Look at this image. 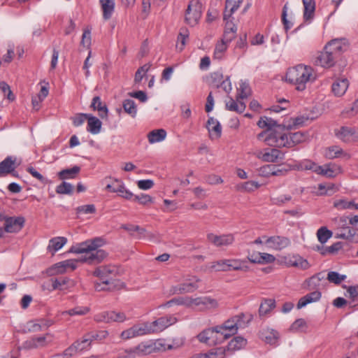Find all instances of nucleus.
Returning a JSON list of instances; mask_svg holds the SVG:
<instances>
[{"label":"nucleus","instance_id":"1","mask_svg":"<svg viewBox=\"0 0 358 358\" xmlns=\"http://www.w3.org/2000/svg\"><path fill=\"white\" fill-rule=\"evenodd\" d=\"M101 243L102 240L96 238L73 245L70 249L71 252L84 255L79 259H67L55 264L51 268L52 273H63L67 268L73 271L76 268L78 262L89 264L101 262L106 257L104 250H98V248L101 245Z\"/></svg>","mask_w":358,"mask_h":358},{"label":"nucleus","instance_id":"2","mask_svg":"<svg viewBox=\"0 0 358 358\" xmlns=\"http://www.w3.org/2000/svg\"><path fill=\"white\" fill-rule=\"evenodd\" d=\"M307 132H287L285 127H279L266 136V144L277 148H292L308 140Z\"/></svg>","mask_w":358,"mask_h":358},{"label":"nucleus","instance_id":"3","mask_svg":"<svg viewBox=\"0 0 358 358\" xmlns=\"http://www.w3.org/2000/svg\"><path fill=\"white\" fill-rule=\"evenodd\" d=\"M316 80V73L310 66L299 64L289 68L286 73V80L296 85L299 91H303L306 84Z\"/></svg>","mask_w":358,"mask_h":358},{"label":"nucleus","instance_id":"4","mask_svg":"<svg viewBox=\"0 0 358 358\" xmlns=\"http://www.w3.org/2000/svg\"><path fill=\"white\" fill-rule=\"evenodd\" d=\"M336 58V39L329 41L322 52H320L313 59V64L324 68L334 65Z\"/></svg>","mask_w":358,"mask_h":358},{"label":"nucleus","instance_id":"5","mask_svg":"<svg viewBox=\"0 0 358 358\" xmlns=\"http://www.w3.org/2000/svg\"><path fill=\"white\" fill-rule=\"evenodd\" d=\"M291 169L299 171L310 170L318 175L326 176L327 178L333 177L334 175V169L332 164H327L320 166L310 159L301 161L292 168L290 167L289 169Z\"/></svg>","mask_w":358,"mask_h":358},{"label":"nucleus","instance_id":"6","mask_svg":"<svg viewBox=\"0 0 358 358\" xmlns=\"http://www.w3.org/2000/svg\"><path fill=\"white\" fill-rule=\"evenodd\" d=\"M355 234V229L350 226L337 228V238L343 239V241H337V254L350 255V243Z\"/></svg>","mask_w":358,"mask_h":358},{"label":"nucleus","instance_id":"7","mask_svg":"<svg viewBox=\"0 0 358 358\" xmlns=\"http://www.w3.org/2000/svg\"><path fill=\"white\" fill-rule=\"evenodd\" d=\"M327 280L336 284V271H329L327 275H326L325 271L320 272L307 279L303 283V287L312 291L320 287H326L327 285Z\"/></svg>","mask_w":358,"mask_h":358},{"label":"nucleus","instance_id":"8","mask_svg":"<svg viewBox=\"0 0 358 358\" xmlns=\"http://www.w3.org/2000/svg\"><path fill=\"white\" fill-rule=\"evenodd\" d=\"M202 6L198 0H191L185 12V22L191 27L197 24L201 17Z\"/></svg>","mask_w":358,"mask_h":358},{"label":"nucleus","instance_id":"9","mask_svg":"<svg viewBox=\"0 0 358 358\" xmlns=\"http://www.w3.org/2000/svg\"><path fill=\"white\" fill-rule=\"evenodd\" d=\"M177 322L176 317L173 315H166L161 317L152 322H145L147 334L161 332L168 327L175 324Z\"/></svg>","mask_w":358,"mask_h":358},{"label":"nucleus","instance_id":"10","mask_svg":"<svg viewBox=\"0 0 358 358\" xmlns=\"http://www.w3.org/2000/svg\"><path fill=\"white\" fill-rule=\"evenodd\" d=\"M219 307L217 299L208 296L192 298V308H196L200 311L215 310Z\"/></svg>","mask_w":358,"mask_h":358},{"label":"nucleus","instance_id":"11","mask_svg":"<svg viewBox=\"0 0 358 358\" xmlns=\"http://www.w3.org/2000/svg\"><path fill=\"white\" fill-rule=\"evenodd\" d=\"M257 125L262 129H266V131H264L257 135V139L264 141L265 143V139L268 134L276 130L279 127H282L281 124H278L275 120L266 116L262 117L259 119L257 122Z\"/></svg>","mask_w":358,"mask_h":358},{"label":"nucleus","instance_id":"12","mask_svg":"<svg viewBox=\"0 0 358 358\" xmlns=\"http://www.w3.org/2000/svg\"><path fill=\"white\" fill-rule=\"evenodd\" d=\"M94 319L98 322H124L127 317L124 313L115 311H103L94 315Z\"/></svg>","mask_w":358,"mask_h":358},{"label":"nucleus","instance_id":"13","mask_svg":"<svg viewBox=\"0 0 358 358\" xmlns=\"http://www.w3.org/2000/svg\"><path fill=\"white\" fill-rule=\"evenodd\" d=\"M52 341V335L50 334H46L42 336H34L25 341L23 343V348L28 350L43 348L51 343Z\"/></svg>","mask_w":358,"mask_h":358},{"label":"nucleus","instance_id":"14","mask_svg":"<svg viewBox=\"0 0 358 358\" xmlns=\"http://www.w3.org/2000/svg\"><path fill=\"white\" fill-rule=\"evenodd\" d=\"M207 240L216 247L228 246L234 241V236L231 234L216 235L210 233L207 235Z\"/></svg>","mask_w":358,"mask_h":358},{"label":"nucleus","instance_id":"15","mask_svg":"<svg viewBox=\"0 0 358 358\" xmlns=\"http://www.w3.org/2000/svg\"><path fill=\"white\" fill-rule=\"evenodd\" d=\"M18 164H16V158L12 156L7 157L4 160L0 162V178L11 173L13 176H17V173L15 171Z\"/></svg>","mask_w":358,"mask_h":358},{"label":"nucleus","instance_id":"16","mask_svg":"<svg viewBox=\"0 0 358 358\" xmlns=\"http://www.w3.org/2000/svg\"><path fill=\"white\" fill-rule=\"evenodd\" d=\"M23 217H10L5 220L4 231L8 233H16L22 229L24 224Z\"/></svg>","mask_w":358,"mask_h":358},{"label":"nucleus","instance_id":"17","mask_svg":"<svg viewBox=\"0 0 358 358\" xmlns=\"http://www.w3.org/2000/svg\"><path fill=\"white\" fill-rule=\"evenodd\" d=\"M146 330L145 327H144V323L136 324L123 331L120 334V337L124 340H127L147 335Z\"/></svg>","mask_w":358,"mask_h":358},{"label":"nucleus","instance_id":"18","mask_svg":"<svg viewBox=\"0 0 358 358\" xmlns=\"http://www.w3.org/2000/svg\"><path fill=\"white\" fill-rule=\"evenodd\" d=\"M195 282H185L178 285L173 286L171 289V292L173 294H181L185 293H192L197 289L198 285Z\"/></svg>","mask_w":358,"mask_h":358},{"label":"nucleus","instance_id":"19","mask_svg":"<svg viewBox=\"0 0 358 358\" xmlns=\"http://www.w3.org/2000/svg\"><path fill=\"white\" fill-rule=\"evenodd\" d=\"M356 129L353 127L343 126L337 132V138L343 142H351L355 141L357 136L356 135Z\"/></svg>","mask_w":358,"mask_h":358},{"label":"nucleus","instance_id":"20","mask_svg":"<svg viewBox=\"0 0 358 358\" xmlns=\"http://www.w3.org/2000/svg\"><path fill=\"white\" fill-rule=\"evenodd\" d=\"M266 243L269 245L270 248L276 250H280L290 244L287 238L278 236L268 238Z\"/></svg>","mask_w":358,"mask_h":358},{"label":"nucleus","instance_id":"21","mask_svg":"<svg viewBox=\"0 0 358 358\" xmlns=\"http://www.w3.org/2000/svg\"><path fill=\"white\" fill-rule=\"evenodd\" d=\"M280 155L279 150L271 148L258 152L257 157L264 162H274L279 158Z\"/></svg>","mask_w":358,"mask_h":358},{"label":"nucleus","instance_id":"22","mask_svg":"<svg viewBox=\"0 0 358 358\" xmlns=\"http://www.w3.org/2000/svg\"><path fill=\"white\" fill-rule=\"evenodd\" d=\"M238 320V317H232L223 323V328L226 332V334H224L225 339L229 338L231 336L235 334L238 329V326H241L240 323L237 324Z\"/></svg>","mask_w":358,"mask_h":358},{"label":"nucleus","instance_id":"23","mask_svg":"<svg viewBox=\"0 0 358 358\" xmlns=\"http://www.w3.org/2000/svg\"><path fill=\"white\" fill-rule=\"evenodd\" d=\"M321 298V292L318 290L311 292L310 293L301 297L296 305L298 309H301L308 303L315 302Z\"/></svg>","mask_w":358,"mask_h":358},{"label":"nucleus","instance_id":"24","mask_svg":"<svg viewBox=\"0 0 358 358\" xmlns=\"http://www.w3.org/2000/svg\"><path fill=\"white\" fill-rule=\"evenodd\" d=\"M242 2L243 0H226L223 16L224 20L231 18L233 13L238 9Z\"/></svg>","mask_w":358,"mask_h":358},{"label":"nucleus","instance_id":"25","mask_svg":"<svg viewBox=\"0 0 358 358\" xmlns=\"http://www.w3.org/2000/svg\"><path fill=\"white\" fill-rule=\"evenodd\" d=\"M117 271L114 266H104L97 267L93 272L94 276L99 277L100 280H108L110 275L114 274Z\"/></svg>","mask_w":358,"mask_h":358},{"label":"nucleus","instance_id":"26","mask_svg":"<svg viewBox=\"0 0 358 358\" xmlns=\"http://www.w3.org/2000/svg\"><path fill=\"white\" fill-rule=\"evenodd\" d=\"M206 127L211 138H219L221 136L222 127L217 120L213 117H209Z\"/></svg>","mask_w":358,"mask_h":358},{"label":"nucleus","instance_id":"27","mask_svg":"<svg viewBox=\"0 0 358 358\" xmlns=\"http://www.w3.org/2000/svg\"><path fill=\"white\" fill-rule=\"evenodd\" d=\"M104 20H109L115 9V0H99Z\"/></svg>","mask_w":358,"mask_h":358},{"label":"nucleus","instance_id":"28","mask_svg":"<svg viewBox=\"0 0 358 358\" xmlns=\"http://www.w3.org/2000/svg\"><path fill=\"white\" fill-rule=\"evenodd\" d=\"M240 98L236 96V100L235 101L231 97H229V100L226 102V109L230 111H234L238 113H243L245 109V104L240 101Z\"/></svg>","mask_w":358,"mask_h":358},{"label":"nucleus","instance_id":"29","mask_svg":"<svg viewBox=\"0 0 358 358\" xmlns=\"http://www.w3.org/2000/svg\"><path fill=\"white\" fill-rule=\"evenodd\" d=\"M90 107L94 110H98L99 115L101 118L106 117L108 115V108L106 104H103L101 98L98 96L92 99Z\"/></svg>","mask_w":358,"mask_h":358},{"label":"nucleus","instance_id":"30","mask_svg":"<svg viewBox=\"0 0 358 358\" xmlns=\"http://www.w3.org/2000/svg\"><path fill=\"white\" fill-rule=\"evenodd\" d=\"M285 263L289 266L299 267L303 269L308 268V262L300 256H292L285 258Z\"/></svg>","mask_w":358,"mask_h":358},{"label":"nucleus","instance_id":"31","mask_svg":"<svg viewBox=\"0 0 358 358\" xmlns=\"http://www.w3.org/2000/svg\"><path fill=\"white\" fill-rule=\"evenodd\" d=\"M229 271H248L249 266L246 264L245 260L239 259H228Z\"/></svg>","mask_w":358,"mask_h":358},{"label":"nucleus","instance_id":"32","mask_svg":"<svg viewBox=\"0 0 358 358\" xmlns=\"http://www.w3.org/2000/svg\"><path fill=\"white\" fill-rule=\"evenodd\" d=\"M166 136V131L164 129H154L148 134V139L150 144L164 141Z\"/></svg>","mask_w":358,"mask_h":358},{"label":"nucleus","instance_id":"33","mask_svg":"<svg viewBox=\"0 0 358 358\" xmlns=\"http://www.w3.org/2000/svg\"><path fill=\"white\" fill-rule=\"evenodd\" d=\"M102 123L97 117L89 115L87 119V130L93 134H97L101 131Z\"/></svg>","mask_w":358,"mask_h":358},{"label":"nucleus","instance_id":"34","mask_svg":"<svg viewBox=\"0 0 358 358\" xmlns=\"http://www.w3.org/2000/svg\"><path fill=\"white\" fill-rule=\"evenodd\" d=\"M275 307V301L273 299H264L259 308L260 317L268 314Z\"/></svg>","mask_w":358,"mask_h":358},{"label":"nucleus","instance_id":"35","mask_svg":"<svg viewBox=\"0 0 358 358\" xmlns=\"http://www.w3.org/2000/svg\"><path fill=\"white\" fill-rule=\"evenodd\" d=\"M189 31L187 27H182L180 29L176 44V48L180 51H182L184 49L186 43L189 39Z\"/></svg>","mask_w":358,"mask_h":358},{"label":"nucleus","instance_id":"36","mask_svg":"<svg viewBox=\"0 0 358 358\" xmlns=\"http://www.w3.org/2000/svg\"><path fill=\"white\" fill-rule=\"evenodd\" d=\"M304 10L303 18L306 21L313 19L315 10V2L314 0H302Z\"/></svg>","mask_w":358,"mask_h":358},{"label":"nucleus","instance_id":"37","mask_svg":"<svg viewBox=\"0 0 358 358\" xmlns=\"http://www.w3.org/2000/svg\"><path fill=\"white\" fill-rule=\"evenodd\" d=\"M67 242V238L63 236L52 238L50 240L48 249L52 252V254L60 250Z\"/></svg>","mask_w":358,"mask_h":358},{"label":"nucleus","instance_id":"38","mask_svg":"<svg viewBox=\"0 0 358 358\" xmlns=\"http://www.w3.org/2000/svg\"><path fill=\"white\" fill-rule=\"evenodd\" d=\"M192 297L191 296H180L172 299L167 301L165 304L166 306H171L173 305L184 306L186 308H192Z\"/></svg>","mask_w":358,"mask_h":358},{"label":"nucleus","instance_id":"39","mask_svg":"<svg viewBox=\"0 0 358 358\" xmlns=\"http://www.w3.org/2000/svg\"><path fill=\"white\" fill-rule=\"evenodd\" d=\"M80 168L78 166H74L71 169H63L58 173V176L60 180L73 179L76 177L79 173Z\"/></svg>","mask_w":358,"mask_h":358},{"label":"nucleus","instance_id":"40","mask_svg":"<svg viewBox=\"0 0 358 358\" xmlns=\"http://www.w3.org/2000/svg\"><path fill=\"white\" fill-rule=\"evenodd\" d=\"M52 280V289H64L68 288L70 285H73V281L67 277H60Z\"/></svg>","mask_w":358,"mask_h":358},{"label":"nucleus","instance_id":"41","mask_svg":"<svg viewBox=\"0 0 358 358\" xmlns=\"http://www.w3.org/2000/svg\"><path fill=\"white\" fill-rule=\"evenodd\" d=\"M262 338L266 343L274 345L278 342L279 333L274 329H266L262 332Z\"/></svg>","mask_w":358,"mask_h":358},{"label":"nucleus","instance_id":"42","mask_svg":"<svg viewBox=\"0 0 358 358\" xmlns=\"http://www.w3.org/2000/svg\"><path fill=\"white\" fill-rule=\"evenodd\" d=\"M247 344V341L241 336H236L228 344V350L234 351L243 348Z\"/></svg>","mask_w":358,"mask_h":358},{"label":"nucleus","instance_id":"43","mask_svg":"<svg viewBox=\"0 0 358 358\" xmlns=\"http://www.w3.org/2000/svg\"><path fill=\"white\" fill-rule=\"evenodd\" d=\"M197 338L199 341L201 343H204L208 345H211L214 343V332L213 330L209 329H205L201 331L198 336Z\"/></svg>","mask_w":358,"mask_h":358},{"label":"nucleus","instance_id":"44","mask_svg":"<svg viewBox=\"0 0 358 358\" xmlns=\"http://www.w3.org/2000/svg\"><path fill=\"white\" fill-rule=\"evenodd\" d=\"M92 343V336L89 333L85 334L80 340L73 343L78 351H81L88 348Z\"/></svg>","mask_w":358,"mask_h":358},{"label":"nucleus","instance_id":"45","mask_svg":"<svg viewBox=\"0 0 358 358\" xmlns=\"http://www.w3.org/2000/svg\"><path fill=\"white\" fill-rule=\"evenodd\" d=\"M122 107L125 113L135 117L137 113V108L134 101L131 99H125L122 103Z\"/></svg>","mask_w":358,"mask_h":358},{"label":"nucleus","instance_id":"46","mask_svg":"<svg viewBox=\"0 0 358 358\" xmlns=\"http://www.w3.org/2000/svg\"><path fill=\"white\" fill-rule=\"evenodd\" d=\"M333 232L326 227H320L317 231V237L321 244H324L332 236Z\"/></svg>","mask_w":358,"mask_h":358},{"label":"nucleus","instance_id":"47","mask_svg":"<svg viewBox=\"0 0 358 358\" xmlns=\"http://www.w3.org/2000/svg\"><path fill=\"white\" fill-rule=\"evenodd\" d=\"M101 282L94 283V289L97 292L110 291L113 287V283L109 280H101Z\"/></svg>","mask_w":358,"mask_h":358},{"label":"nucleus","instance_id":"48","mask_svg":"<svg viewBox=\"0 0 358 358\" xmlns=\"http://www.w3.org/2000/svg\"><path fill=\"white\" fill-rule=\"evenodd\" d=\"M349 87V81L347 78L337 79V96H343L345 94Z\"/></svg>","mask_w":358,"mask_h":358},{"label":"nucleus","instance_id":"49","mask_svg":"<svg viewBox=\"0 0 358 358\" xmlns=\"http://www.w3.org/2000/svg\"><path fill=\"white\" fill-rule=\"evenodd\" d=\"M227 48V44L221 41V42L217 43L214 50L213 58L216 59H221Z\"/></svg>","mask_w":358,"mask_h":358},{"label":"nucleus","instance_id":"50","mask_svg":"<svg viewBox=\"0 0 358 358\" xmlns=\"http://www.w3.org/2000/svg\"><path fill=\"white\" fill-rule=\"evenodd\" d=\"M251 94V90L249 85L246 82H241L238 89V98L243 99L247 98Z\"/></svg>","mask_w":358,"mask_h":358},{"label":"nucleus","instance_id":"51","mask_svg":"<svg viewBox=\"0 0 358 358\" xmlns=\"http://www.w3.org/2000/svg\"><path fill=\"white\" fill-rule=\"evenodd\" d=\"M259 187V184L255 181H247L237 186L239 191L252 192Z\"/></svg>","mask_w":358,"mask_h":358},{"label":"nucleus","instance_id":"52","mask_svg":"<svg viewBox=\"0 0 358 358\" xmlns=\"http://www.w3.org/2000/svg\"><path fill=\"white\" fill-rule=\"evenodd\" d=\"M228 259H221L212 263L211 268L216 271H229Z\"/></svg>","mask_w":358,"mask_h":358},{"label":"nucleus","instance_id":"53","mask_svg":"<svg viewBox=\"0 0 358 358\" xmlns=\"http://www.w3.org/2000/svg\"><path fill=\"white\" fill-rule=\"evenodd\" d=\"M150 64H145L143 66H141L135 73V83H140L142 80L143 78L146 74V73L150 70Z\"/></svg>","mask_w":358,"mask_h":358},{"label":"nucleus","instance_id":"54","mask_svg":"<svg viewBox=\"0 0 358 358\" xmlns=\"http://www.w3.org/2000/svg\"><path fill=\"white\" fill-rule=\"evenodd\" d=\"M73 187L71 184L63 182L56 188V192L60 194H71L73 192Z\"/></svg>","mask_w":358,"mask_h":358},{"label":"nucleus","instance_id":"55","mask_svg":"<svg viewBox=\"0 0 358 358\" xmlns=\"http://www.w3.org/2000/svg\"><path fill=\"white\" fill-rule=\"evenodd\" d=\"M266 169H269V173L271 176H285L289 169H287L285 168H280V166H277L275 165H268Z\"/></svg>","mask_w":358,"mask_h":358},{"label":"nucleus","instance_id":"56","mask_svg":"<svg viewBox=\"0 0 358 358\" xmlns=\"http://www.w3.org/2000/svg\"><path fill=\"white\" fill-rule=\"evenodd\" d=\"M358 113V99L355 101L353 106L349 109H345L341 113V116L344 118H348L355 116Z\"/></svg>","mask_w":358,"mask_h":358},{"label":"nucleus","instance_id":"57","mask_svg":"<svg viewBox=\"0 0 358 358\" xmlns=\"http://www.w3.org/2000/svg\"><path fill=\"white\" fill-rule=\"evenodd\" d=\"M292 200V196L289 194L278 195L271 197V201L273 204L281 206Z\"/></svg>","mask_w":358,"mask_h":358},{"label":"nucleus","instance_id":"58","mask_svg":"<svg viewBox=\"0 0 358 358\" xmlns=\"http://www.w3.org/2000/svg\"><path fill=\"white\" fill-rule=\"evenodd\" d=\"M275 260V257L273 255L265 253V252H259V257L258 260H255V262H257L259 264L272 263Z\"/></svg>","mask_w":358,"mask_h":358},{"label":"nucleus","instance_id":"59","mask_svg":"<svg viewBox=\"0 0 358 358\" xmlns=\"http://www.w3.org/2000/svg\"><path fill=\"white\" fill-rule=\"evenodd\" d=\"M89 311L90 308L88 307L78 306L70 309L65 313L69 315H86Z\"/></svg>","mask_w":358,"mask_h":358},{"label":"nucleus","instance_id":"60","mask_svg":"<svg viewBox=\"0 0 358 358\" xmlns=\"http://www.w3.org/2000/svg\"><path fill=\"white\" fill-rule=\"evenodd\" d=\"M234 317H238V320H237V324L240 323V324H241V326H238V329L245 327L252 318L251 315L247 316L245 313H243L234 316Z\"/></svg>","mask_w":358,"mask_h":358},{"label":"nucleus","instance_id":"61","mask_svg":"<svg viewBox=\"0 0 358 358\" xmlns=\"http://www.w3.org/2000/svg\"><path fill=\"white\" fill-rule=\"evenodd\" d=\"M222 355L223 350L219 348L215 352H210L208 354L196 355L192 358H222Z\"/></svg>","mask_w":358,"mask_h":358},{"label":"nucleus","instance_id":"62","mask_svg":"<svg viewBox=\"0 0 358 358\" xmlns=\"http://www.w3.org/2000/svg\"><path fill=\"white\" fill-rule=\"evenodd\" d=\"M90 114L86 113H78L74 117H71L73 121V124L75 127H79L82 125L86 120L88 119Z\"/></svg>","mask_w":358,"mask_h":358},{"label":"nucleus","instance_id":"63","mask_svg":"<svg viewBox=\"0 0 358 358\" xmlns=\"http://www.w3.org/2000/svg\"><path fill=\"white\" fill-rule=\"evenodd\" d=\"M27 171L30 173L34 178L38 180L43 184H47L48 180L44 178L39 172H38L34 167L29 166L27 168Z\"/></svg>","mask_w":358,"mask_h":358},{"label":"nucleus","instance_id":"64","mask_svg":"<svg viewBox=\"0 0 358 358\" xmlns=\"http://www.w3.org/2000/svg\"><path fill=\"white\" fill-rule=\"evenodd\" d=\"M78 350L76 349V345L73 343L71 346H69L68 348H66L62 355H57L52 358H62L64 357L66 358H69L71 356H73L76 352H77Z\"/></svg>","mask_w":358,"mask_h":358}]
</instances>
